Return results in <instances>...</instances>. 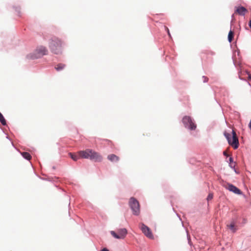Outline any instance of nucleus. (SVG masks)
I'll use <instances>...</instances> for the list:
<instances>
[{
    "label": "nucleus",
    "mask_w": 251,
    "mask_h": 251,
    "mask_svg": "<svg viewBox=\"0 0 251 251\" xmlns=\"http://www.w3.org/2000/svg\"><path fill=\"white\" fill-rule=\"evenodd\" d=\"M79 154L83 158L89 159L95 162H100L102 160V156L98 152L91 149L79 151Z\"/></svg>",
    "instance_id": "obj_1"
},
{
    "label": "nucleus",
    "mask_w": 251,
    "mask_h": 251,
    "mask_svg": "<svg viewBox=\"0 0 251 251\" xmlns=\"http://www.w3.org/2000/svg\"><path fill=\"white\" fill-rule=\"evenodd\" d=\"M49 47L52 52L59 54L62 52V42L56 37H52L49 41Z\"/></svg>",
    "instance_id": "obj_2"
},
{
    "label": "nucleus",
    "mask_w": 251,
    "mask_h": 251,
    "mask_svg": "<svg viewBox=\"0 0 251 251\" xmlns=\"http://www.w3.org/2000/svg\"><path fill=\"white\" fill-rule=\"evenodd\" d=\"M48 52V50L46 47L40 46L37 47L33 52L28 54L26 55V58L30 59H38L47 54Z\"/></svg>",
    "instance_id": "obj_3"
},
{
    "label": "nucleus",
    "mask_w": 251,
    "mask_h": 251,
    "mask_svg": "<svg viewBox=\"0 0 251 251\" xmlns=\"http://www.w3.org/2000/svg\"><path fill=\"white\" fill-rule=\"evenodd\" d=\"M225 137L226 138L228 143L233 147L234 149H237L239 146L238 139L236 136V132L234 130L232 131V138L229 133L225 131L224 133Z\"/></svg>",
    "instance_id": "obj_4"
},
{
    "label": "nucleus",
    "mask_w": 251,
    "mask_h": 251,
    "mask_svg": "<svg viewBox=\"0 0 251 251\" xmlns=\"http://www.w3.org/2000/svg\"><path fill=\"white\" fill-rule=\"evenodd\" d=\"M129 206L132 210V214L135 216L140 213V204L139 201L134 197H131L128 201Z\"/></svg>",
    "instance_id": "obj_5"
},
{
    "label": "nucleus",
    "mask_w": 251,
    "mask_h": 251,
    "mask_svg": "<svg viewBox=\"0 0 251 251\" xmlns=\"http://www.w3.org/2000/svg\"><path fill=\"white\" fill-rule=\"evenodd\" d=\"M182 122L184 127L189 130H194L197 127L196 124L194 120L190 116H184L182 118Z\"/></svg>",
    "instance_id": "obj_6"
},
{
    "label": "nucleus",
    "mask_w": 251,
    "mask_h": 251,
    "mask_svg": "<svg viewBox=\"0 0 251 251\" xmlns=\"http://www.w3.org/2000/svg\"><path fill=\"white\" fill-rule=\"evenodd\" d=\"M141 229L143 233L148 238L150 239L153 238V235L150 228L144 224H141Z\"/></svg>",
    "instance_id": "obj_7"
},
{
    "label": "nucleus",
    "mask_w": 251,
    "mask_h": 251,
    "mask_svg": "<svg viewBox=\"0 0 251 251\" xmlns=\"http://www.w3.org/2000/svg\"><path fill=\"white\" fill-rule=\"evenodd\" d=\"M229 191L234 193L235 194L241 195L242 194V191L234 185L228 183L227 187L226 188Z\"/></svg>",
    "instance_id": "obj_8"
},
{
    "label": "nucleus",
    "mask_w": 251,
    "mask_h": 251,
    "mask_svg": "<svg viewBox=\"0 0 251 251\" xmlns=\"http://www.w3.org/2000/svg\"><path fill=\"white\" fill-rule=\"evenodd\" d=\"M235 12L241 16H244L247 12V9L245 7L241 6L236 8Z\"/></svg>",
    "instance_id": "obj_9"
},
{
    "label": "nucleus",
    "mask_w": 251,
    "mask_h": 251,
    "mask_svg": "<svg viewBox=\"0 0 251 251\" xmlns=\"http://www.w3.org/2000/svg\"><path fill=\"white\" fill-rule=\"evenodd\" d=\"M118 232L121 239H124L127 233V231L125 228L119 229Z\"/></svg>",
    "instance_id": "obj_10"
},
{
    "label": "nucleus",
    "mask_w": 251,
    "mask_h": 251,
    "mask_svg": "<svg viewBox=\"0 0 251 251\" xmlns=\"http://www.w3.org/2000/svg\"><path fill=\"white\" fill-rule=\"evenodd\" d=\"M107 159L113 162H118L119 160V157L114 154L109 155L107 156Z\"/></svg>",
    "instance_id": "obj_11"
},
{
    "label": "nucleus",
    "mask_w": 251,
    "mask_h": 251,
    "mask_svg": "<svg viewBox=\"0 0 251 251\" xmlns=\"http://www.w3.org/2000/svg\"><path fill=\"white\" fill-rule=\"evenodd\" d=\"M21 155H22V156L25 159L27 160H29L31 158V156L30 155V154L27 152H21Z\"/></svg>",
    "instance_id": "obj_12"
},
{
    "label": "nucleus",
    "mask_w": 251,
    "mask_h": 251,
    "mask_svg": "<svg viewBox=\"0 0 251 251\" xmlns=\"http://www.w3.org/2000/svg\"><path fill=\"white\" fill-rule=\"evenodd\" d=\"M228 228L232 231V232L235 233L237 228L235 227V223L234 222H232L230 225L227 226Z\"/></svg>",
    "instance_id": "obj_13"
},
{
    "label": "nucleus",
    "mask_w": 251,
    "mask_h": 251,
    "mask_svg": "<svg viewBox=\"0 0 251 251\" xmlns=\"http://www.w3.org/2000/svg\"><path fill=\"white\" fill-rule=\"evenodd\" d=\"M234 33L233 31L230 30L228 34V41L229 43L231 42L233 38Z\"/></svg>",
    "instance_id": "obj_14"
},
{
    "label": "nucleus",
    "mask_w": 251,
    "mask_h": 251,
    "mask_svg": "<svg viewBox=\"0 0 251 251\" xmlns=\"http://www.w3.org/2000/svg\"><path fill=\"white\" fill-rule=\"evenodd\" d=\"M65 65L64 64H58L56 65V66L55 67V69L56 70V71H61L62 70H63L64 69V68L65 67Z\"/></svg>",
    "instance_id": "obj_15"
},
{
    "label": "nucleus",
    "mask_w": 251,
    "mask_h": 251,
    "mask_svg": "<svg viewBox=\"0 0 251 251\" xmlns=\"http://www.w3.org/2000/svg\"><path fill=\"white\" fill-rule=\"evenodd\" d=\"M0 122L3 126L6 125V122L2 114L0 112Z\"/></svg>",
    "instance_id": "obj_16"
},
{
    "label": "nucleus",
    "mask_w": 251,
    "mask_h": 251,
    "mask_svg": "<svg viewBox=\"0 0 251 251\" xmlns=\"http://www.w3.org/2000/svg\"><path fill=\"white\" fill-rule=\"evenodd\" d=\"M69 154L71 158L74 161H77L79 158V156L75 154H74L72 153H70Z\"/></svg>",
    "instance_id": "obj_17"
},
{
    "label": "nucleus",
    "mask_w": 251,
    "mask_h": 251,
    "mask_svg": "<svg viewBox=\"0 0 251 251\" xmlns=\"http://www.w3.org/2000/svg\"><path fill=\"white\" fill-rule=\"evenodd\" d=\"M110 234L116 239H120L121 238L119 234H117L115 231H111Z\"/></svg>",
    "instance_id": "obj_18"
},
{
    "label": "nucleus",
    "mask_w": 251,
    "mask_h": 251,
    "mask_svg": "<svg viewBox=\"0 0 251 251\" xmlns=\"http://www.w3.org/2000/svg\"><path fill=\"white\" fill-rule=\"evenodd\" d=\"M187 238L188 244H189V245L190 246H191L192 243V242L191 241L190 236L189 235L188 231H187Z\"/></svg>",
    "instance_id": "obj_19"
},
{
    "label": "nucleus",
    "mask_w": 251,
    "mask_h": 251,
    "mask_svg": "<svg viewBox=\"0 0 251 251\" xmlns=\"http://www.w3.org/2000/svg\"><path fill=\"white\" fill-rule=\"evenodd\" d=\"M20 8L19 7H15V11L17 12V14L19 16H21V12H20Z\"/></svg>",
    "instance_id": "obj_20"
},
{
    "label": "nucleus",
    "mask_w": 251,
    "mask_h": 251,
    "mask_svg": "<svg viewBox=\"0 0 251 251\" xmlns=\"http://www.w3.org/2000/svg\"><path fill=\"white\" fill-rule=\"evenodd\" d=\"M213 194H209L207 197V201H209V200H211L213 199Z\"/></svg>",
    "instance_id": "obj_21"
},
{
    "label": "nucleus",
    "mask_w": 251,
    "mask_h": 251,
    "mask_svg": "<svg viewBox=\"0 0 251 251\" xmlns=\"http://www.w3.org/2000/svg\"><path fill=\"white\" fill-rule=\"evenodd\" d=\"M234 163L233 159L232 156H230L229 158V164Z\"/></svg>",
    "instance_id": "obj_22"
},
{
    "label": "nucleus",
    "mask_w": 251,
    "mask_h": 251,
    "mask_svg": "<svg viewBox=\"0 0 251 251\" xmlns=\"http://www.w3.org/2000/svg\"><path fill=\"white\" fill-rule=\"evenodd\" d=\"M229 167L232 168V169H234L235 168V164H234V163H231V164H229Z\"/></svg>",
    "instance_id": "obj_23"
},
{
    "label": "nucleus",
    "mask_w": 251,
    "mask_h": 251,
    "mask_svg": "<svg viewBox=\"0 0 251 251\" xmlns=\"http://www.w3.org/2000/svg\"><path fill=\"white\" fill-rule=\"evenodd\" d=\"M203 78H204L203 82H206L208 81V78L206 76H203Z\"/></svg>",
    "instance_id": "obj_24"
},
{
    "label": "nucleus",
    "mask_w": 251,
    "mask_h": 251,
    "mask_svg": "<svg viewBox=\"0 0 251 251\" xmlns=\"http://www.w3.org/2000/svg\"><path fill=\"white\" fill-rule=\"evenodd\" d=\"M165 29H166V30L167 31V32H168V35L171 37V34L170 33V31H169V30L168 29V28H167V27L165 26Z\"/></svg>",
    "instance_id": "obj_25"
},
{
    "label": "nucleus",
    "mask_w": 251,
    "mask_h": 251,
    "mask_svg": "<svg viewBox=\"0 0 251 251\" xmlns=\"http://www.w3.org/2000/svg\"><path fill=\"white\" fill-rule=\"evenodd\" d=\"M246 73L248 75V78L251 80V75L248 71H246Z\"/></svg>",
    "instance_id": "obj_26"
},
{
    "label": "nucleus",
    "mask_w": 251,
    "mask_h": 251,
    "mask_svg": "<svg viewBox=\"0 0 251 251\" xmlns=\"http://www.w3.org/2000/svg\"><path fill=\"white\" fill-rule=\"evenodd\" d=\"M223 155H224V156H226V157H227V156H228V155L226 151H224L223 152Z\"/></svg>",
    "instance_id": "obj_27"
},
{
    "label": "nucleus",
    "mask_w": 251,
    "mask_h": 251,
    "mask_svg": "<svg viewBox=\"0 0 251 251\" xmlns=\"http://www.w3.org/2000/svg\"><path fill=\"white\" fill-rule=\"evenodd\" d=\"M100 251H109V250L106 248H103Z\"/></svg>",
    "instance_id": "obj_28"
},
{
    "label": "nucleus",
    "mask_w": 251,
    "mask_h": 251,
    "mask_svg": "<svg viewBox=\"0 0 251 251\" xmlns=\"http://www.w3.org/2000/svg\"><path fill=\"white\" fill-rule=\"evenodd\" d=\"M249 26H250V28H251V21H250V22H249Z\"/></svg>",
    "instance_id": "obj_29"
},
{
    "label": "nucleus",
    "mask_w": 251,
    "mask_h": 251,
    "mask_svg": "<svg viewBox=\"0 0 251 251\" xmlns=\"http://www.w3.org/2000/svg\"><path fill=\"white\" fill-rule=\"evenodd\" d=\"M234 172L236 173V174H238V173L236 171V170L235 169V168L233 169Z\"/></svg>",
    "instance_id": "obj_30"
},
{
    "label": "nucleus",
    "mask_w": 251,
    "mask_h": 251,
    "mask_svg": "<svg viewBox=\"0 0 251 251\" xmlns=\"http://www.w3.org/2000/svg\"><path fill=\"white\" fill-rule=\"evenodd\" d=\"M240 79L242 80V78L240 77V76H239Z\"/></svg>",
    "instance_id": "obj_31"
},
{
    "label": "nucleus",
    "mask_w": 251,
    "mask_h": 251,
    "mask_svg": "<svg viewBox=\"0 0 251 251\" xmlns=\"http://www.w3.org/2000/svg\"><path fill=\"white\" fill-rule=\"evenodd\" d=\"M6 138H7V139H9V140H10V139L9 138V137H8V136H6Z\"/></svg>",
    "instance_id": "obj_32"
}]
</instances>
